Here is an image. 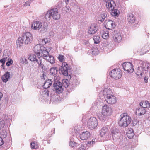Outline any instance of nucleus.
<instances>
[{
  "instance_id": "nucleus-7",
  "label": "nucleus",
  "mask_w": 150,
  "mask_h": 150,
  "mask_svg": "<svg viewBox=\"0 0 150 150\" xmlns=\"http://www.w3.org/2000/svg\"><path fill=\"white\" fill-rule=\"evenodd\" d=\"M108 126L103 127L101 130L100 132V136L105 138V140H108L111 138V134L109 132Z\"/></svg>"
},
{
  "instance_id": "nucleus-12",
  "label": "nucleus",
  "mask_w": 150,
  "mask_h": 150,
  "mask_svg": "<svg viewBox=\"0 0 150 150\" xmlns=\"http://www.w3.org/2000/svg\"><path fill=\"white\" fill-rule=\"evenodd\" d=\"M69 66L68 64L65 62L62 63L61 66L59 68V72L65 76L68 75Z\"/></svg>"
},
{
  "instance_id": "nucleus-5",
  "label": "nucleus",
  "mask_w": 150,
  "mask_h": 150,
  "mask_svg": "<svg viewBox=\"0 0 150 150\" xmlns=\"http://www.w3.org/2000/svg\"><path fill=\"white\" fill-rule=\"evenodd\" d=\"M60 77L58 76H54V87L57 93H60L63 90L62 83L59 81Z\"/></svg>"
},
{
  "instance_id": "nucleus-13",
  "label": "nucleus",
  "mask_w": 150,
  "mask_h": 150,
  "mask_svg": "<svg viewBox=\"0 0 150 150\" xmlns=\"http://www.w3.org/2000/svg\"><path fill=\"white\" fill-rule=\"evenodd\" d=\"M122 67L124 70L126 71L128 73H132L134 71V68L132 64L129 62L124 63Z\"/></svg>"
},
{
  "instance_id": "nucleus-3",
  "label": "nucleus",
  "mask_w": 150,
  "mask_h": 150,
  "mask_svg": "<svg viewBox=\"0 0 150 150\" xmlns=\"http://www.w3.org/2000/svg\"><path fill=\"white\" fill-rule=\"evenodd\" d=\"M61 17L60 13L58 9L53 8L49 10L45 14V18L47 21H50L51 18L55 20H58Z\"/></svg>"
},
{
  "instance_id": "nucleus-52",
  "label": "nucleus",
  "mask_w": 150,
  "mask_h": 150,
  "mask_svg": "<svg viewBox=\"0 0 150 150\" xmlns=\"http://www.w3.org/2000/svg\"><path fill=\"white\" fill-rule=\"evenodd\" d=\"M86 148L83 145H81V146L79 147L78 150H85Z\"/></svg>"
},
{
  "instance_id": "nucleus-49",
  "label": "nucleus",
  "mask_w": 150,
  "mask_h": 150,
  "mask_svg": "<svg viewBox=\"0 0 150 150\" xmlns=\"http://www.w3.org/2000/svg\"><path fill=\"white\" fill-rule=\"evenodd\" d=\"M1 134L4 138L6 137L7 136V132L5 130H2L1 132Z\"/></svg>"
},
{
  "instance_id": "nucleus-34",
  "label": "nucleus",
  "mask_w": 150,
  "mask_h": 150,
  "mask_svg": "<svg viewBox=\"0 0 150 150\" xmlns=\"http://www.w3.org/2000/svg\"><path fill=\"white\" fill-rule=\"evenodd\" d=\"M19 62L23 64H28L26 58L24 56H23L21 57Z\"/></svg>"
},
{
  "instance_id": "nucleus-33",
  "label": "nucleus",
  "mask_w": 150,
  "mask_h": 150,
  "mask_svg": "<svg viewBox=\"0 0 150 150\" xmlns=\"http://www.w3.org/2000/svg\"><path fill=\"white\" fill-rule=\"evenodd\" d=\"M69 144L70 146L72 147H75L77 145V143L74 142V139L72 137L70 138Z\"/></svg>"
},
{
  "instance_id": "nucleus-44",
  "label": "nucleus",
  "mask_w": 150,
  "mask_h": 150,
  "mask_svg": "<svg viewBox=\"0 0 150 150\" xmlns=\"http://www.w3.org/2000/svg\"><path fill=\"white\" fill-rule=\"evenodd\" d=\"M7 62L6 63V65L7 66H9L11 65L13 63V61L10 58H7Z\"/></svg>"
},
{
  "instance_id": "nucleus-1",
  "label": "nucleus",
  "mask_w": 150,
  "mask_h": 150,
  "mask_svg": "<svg viewBox=\"0 0 150 150\" xmlns=\"http://www.w3.org/2000/svg\"><path fill=\"white\" fill-rule=\"evenodd\" d=\"M48 47H47L46 48L40 45H37L35 46L33 50L35 54L42 57L44 59L47 60L51 64H53L55 63V60L54 57L50 55L49 53L47 51Z\"/></svg>"
},
{
  "instance_id": "nucleus-14",
  "label": "nucleus",
  "mask_w": 150,
  "mask_h": 150,
  "mask_svg": "<svg viewBox=\"0 0 150 150\" xmlns=\"http://www.w3.org/2000/svg\"><path fill=\"white\" fill-rule=\"evenodd\" d=\"M104 25L106 29L109 30L110 32L115 26V23L112 20H107L105 21Z\"/></svg>"
},
{
  "instance_id": "nucleus-30",
  "label": "nucleus",
  "mask_w": 150,
  "mask_h": 150,
  "mask_svg": "<svg viewBox=\"0 0 150 150\" xmlns=\"http://www.w3.org/2000/svg\"><path fill=\"white\" fill-rule=\"evenodd\" d=\"M90 52L93 55H96L98 54L99 51L98 49L95 47L91 49Z\"/></svg>"
},
{
  "instance_id": "nucleus-28",
  "label": "nucleus",
  "mask_w": 150,
  "mask_h": 150,
  "mask_svg": "<svg viewBox=\"0 0 150 150\" xmlns=\"http://www.w3.org/2000/svg\"><path fill=\"white\" fill-rule=\"evenodd\" d=\"M114 7L111 10H109L110 11L111 15L115 17L117 16L118 15L119 11L117 9L114 8Z\"/></svg>"
},
{
  "instance_id": "nucleus-42",
  "label": "nucleus",
  "mask_w": 150,
  "mask_h": 150,
  "mask_svg": "<svg viewBox=\"0 0 150 150\" xmlns=\"http://www.w3.org/2000/svg\"><path fill=\"white\" fill-rule=\"evenodd\" d=\"M63 10L65 11L66 13H69L71 11V8L68 6H65L63 8Z\"/></svg>"
},
{
  "instance_id": "nucleus-24",
  "label": "nucleus",
  "mask_w": 150,
  "mask_h": 150,
  "mask_svg": "<svg viewBox=\"0 0 150 150\" xmlns=\"http://www.w3.org/2000/svg\"><path fill=\"white\" fill-rule=\"evenodd\" d=\"M105 3H106V7L108 10H111L114 7V6L115 5V4L113 0L108 1V2Z\"/></svg>"
},
{
  "instance_id": "nucleus-16",
  "label": "nucleus",
  "mask_w": 150,
  "mask_h": 150,
  "mask_svg": "<svg viewBox=\"0 0 150 150\" xmlns=\"http://www.w3.org/2000/svg\"><path fill=\"white\" fill-rule=\"evenodd\" d=\"M111 36L113 40L116 42H120L122 39L121 36L119 32L117 31H114L112 33Z\"/></svg>"
},
{
  "instance_id": "nucleus-47",
  "label": "nucleus",
  "mask_w": 150,
  "mask_h": 150,
  "mask_svg": "<svg viewBox=\"0 0 150 150\" xmlns=\"http://www.w3.org/2000/svg\"><path fill=\"white\" fill-rule=\"evenodd\" d=\"M127 135L128 138L131 139L133 138L134 135V132H132L131 133H127Z\"/></svg>"
},
{
  "instance_id": "nucleus-61",
  "label": "nucleus",
  "mask_w": 150,
  "mask_h": 150,
  "mask_svg": "<svg viewBox=\"0 0 150 150\" xmlns=\"http://www.w3.org/2000/svg\"><path fill=\"white\" fill-rule=\"evenodd\" d=\"M69 0H65V1L66 4H68L69 3Z\"/></svg>"
},
{
  "instance_id": "nucleus-50",
  "label": "nucleus",
  "mask_w": 150,
  "mask_h": 150,
  "mask_svg": "<svg viewBox=\"0 0 150 150\" xmlns=\"http://www.w3.org/2000/svg\"><path fill=\"white\" fill-rule=\"evenodd\" d=\"M80 130L81 129L80 128H78L77 127L76 128H75L74 130V132L76 134L78 133Z\"/></svg>"
},
{
  "instance_id": "nucleus-54",
  "label": "nucleus",
  "mask_w": 150,
  "mask_h": 150,
  "mask_svg": "<svg viewBox=\"0 0 150 150\" xmlns=\"http://www.w3.org/2000/svg\"><path fill=\"white\" fill-rule=\"evenodd\" d=\"M4 144V142L2 138L0 137V146H1Z\"/></svg>"
},
{
  "instance_id": "nucleus-45",
  "label": "nucleus",
  "mask_w": 150,
  "mask_h": 150,
  "mask_svg": "<svg viewBox=\"0 0 150 150\" xmlns=\"http://www.w3.org/2000/svg\"><path fill=\"white\" fill-rule=\"evenodd\" d=\"M98 118L101 120L103 121L105 120V117H107L106 116H105V115H103L102 114H99L98 115Z\"/></svg>"
},
{
  "instance_id": "nucleus-39",
  "label": "nucleus",
  "mask_w": 150,
  "mask_h": 150,
  "mask_svg": "<svg viewBox=\"0 0 150 150\" xmlns=\"http://www.w3.org/2000/svg\"><path fill=\"white\" fill-rule=\"evenodd\" d=\"M62 86H64L65 88L68 87L69 85V82L68 80L64 79L62 81Z\"/></svg>"
},
{
  "instance_id": "nucleus-6",
  "label": "nucleus",
  "mask_w": 150,
  "mask_h": 150,
  "mask_svg": "<svg viewBox=\"0 0 150 150\" xmlns=\"http://www.w3.org/2000/svg\"><path fill=\"white\" fill-rule=\"evenodd\" d=\"M98 123L97 119L95 117H92L88 120L87 127L90 129H93L97 127Z\"/></svg>"
},
{
  "instance_id": "nucleus-35",
  "label": "nucleus",
  "mask_w": 150,
  "mask_h": 150,
  "mask_svg": "<svg viewBox=\"0 0 150 150\" xmlns=\"http://www.w3.org/2000/svg\"><path fill=\"white\" fill-rule=\"evenodd\" d=\"M57 72V70L56 67L51 68L50 69V72L51 75L54 76Z\"/></svg>"
},
{
  "instance_id": "nucleus-27",
  "label": "nucleus",
  "mask_w": 150,
  "mask_h": 150,
  "mask_svg": "<svg viewBox=\"0 0 150 150\" xmlns=\"http://www.w3.org/2000/svg\"><path fill=\"white\" fill-rule=\"evenodd\" d=\"M140 105L144 108H149L150 107V103L147 101H143L140 103Z\"/></svg>"
},
{
  "instance_id": "nucleus-4",
  "label": "nucleus",
  "mask_w": 150,
  "mask_h": 150,
  "mask_svg": "<svg viewBox=\"0 0 150 150\" xmlns=\"http://www.w3.org/2000/svg\"><path fill=\"white\" fill-rule=\"evenodd\" d=\"M121 118L119 124L121 127H127L131 123L132 118L126 113L122 114L120 115Z\"/></svg>"
},
{
  "instance_id": "nucleus-21",
  "label": "nucleus",
  "mask_w": 150,
  "mask_h": 150,
  "mask_svg": "<svg viewBox=\"0 0 150 150\" xmlns=\"http://www.w3.org/2000/svg\"><path fill=\"white\" fill-rule=\"evenodd\" d=\"M79 136L80 139L82 140H86L90 137V134L88 131L83 132Z\"/></svg>"
},
{
  "instance_id": "nucleus-41",
  "label": "nucleus",
  "mask_w": 150,
  "mask_h": 150,
  "mask_svg": "<svg viewBox=\"0 0 150 150\" xmlns=\"http://www.w3.org/2000/svg\"><path fill=\"white\" fill-rule=\"evenodd\" d=\"M95 140V139H92V141L88 142L87 146H91L95 144L96 142Z\"/></svg>"
},
{
  "instance_id": "nucleus-11",
  "label": "nucleus",
  "mask_w": 150,
  "mask_h": 150,
  "mask_svg": "<svg viewBox=\"0 0 150 150\" xmlns=\"http://www.w3.org/2000/svg\"><path fill=\"white\" fill-rule=\"evenodd\" d=\"M110 75L112 78L118 79L121 77V72L119 69H114L111 71Z\"/></svg>"
},
{
  "instance_id": "nucleus-17",
  "label": "nucleus",
  "mask_w": 150,
  "mask_h": 150,
  "mask_svg": "<svg viewBox=\"0 0 150 150\" xmlns=\"http://www.w3.org/2000/svg\"><path fill=\"white\" fill-rule=\"evenodd\" d=\"M105 99L106 101L109 104H115L117 101L116 98L113 94L108 97L107 96Z\"/></svg>"
},
{
  "instance_id": "nucleus-18",
  "label": "nucleus",
  "mask_w": 150,
  "mask_h": 150,
  "mask_svg": "<svg viewBox=\"0 0 150 150\" xmlns=\"http://www.w3.org/2000/svg\"><path fill=\"white\" fill-rule=\"evenodd\" d=\"M42 58L39 57L34 62V65L37 67H39L42 69L45 68V67L43 64Z\"/></svg>"
},
{
  "instance_id": "nucleus-37",
  "label": "nucleus",
  "mask_w": 150,
  "mask_h": 150,
  "mask_svg": "<svg viewBox=\"0 0 150 150\" xmlns=\"http://www.w3.org/2000/svg\"><path fill=\"white\" fill-rule=\"evenodd\" d=\"M107 17V13H104L102 14L100 17L98 18V20L101 22L103 21Z\"/></svg>"
},
{
  "instance_id": "nucleus-29",
  "label": "nucleus",
  "mask_w": 150,
  "mask_h": 150,
  "mask_svg": "<svg viewBox=\"0 0 150 150\" xmlns=\"http://www.w3.org/2000/svg\"><path fill=\"white\" fill-rule=\"evenodd\" d=\"M110 32L109 30H104L103 32L102 36L104 39H107L109 37V33Z\"/></svg>"
},
{
  "instance_id": "nucleus-15",
  "label": "nucleus",
  "mask_w": 150,
  "mask_h": 150,
  "mask_svg": "<svg viewBox=\"0 0 150 150\" xmlns=\"http://www.w3.org/2000/svg\"><path fill=\"white\" fill-rule=\"evenodd\" d=\"M42 26V23L38 21H34L31 24V28L34 30H39Z\"/></svg>"
},
{
  "instance_id": "nucleus-32",
  "label": "nucleus",
  "mask_w": 150,
  "mask_h": 150,
  "mask_svg": "<svg viewBox=\"0 0 150 150\" xmlns=\"http://www.w3.org/2000/svg\"><path fill=\"white\" fill-rule=\"evenodd\" d=\"M119 132V130L118 129L116 128H112L111 130V136L113 137L115 135L118 134Z\"/></svg>"
},
{
  "instance_id": "nucleus-58",
  "label": "nucleus",
  "mask_w": 150,
  "mask_h": 150,
  "mask_svg": "<svg viewBox=\"0 0 150 150\" xmlns=\"http://www.w3.org/2000/svg\"><path fill=\"white\" fill-rule=\"evenodd\" d=\"M44 39L45 40V41L46 42V43H47L48 42V41H49L48 38H45Z\"/></svg>"
},
{
  "instance_id": "nucleus-10",
  "label": "nucleus",
  "mask_w": 150,
  "mask_h": 150,
  "mask_svg": "<svg viewBox=\"0 0 150 150\" xmlns=\"http://www.w3.org/2000/svg\"><path fill=\"white\" fill-rule=\"evenodd\" d=\"M113 112L111 108L107 105H105L102 108L101 114L105 116L111 115Z\"/></svg>"
},
{
  "instance_id": "nucleus-48",
  "label": "nucleus",
  "mask_w": 150,
  "mask_h": 150,
  "mask_svg": "<svg viewBox=\"0 0 150 150\" xmlns=\"http://www.w3.org/2000/svg\"><path fill=\"white\" fill-rule=\"evenodd\" d=\"M7 57H4L0 60V63L4 64L5 62L7 61Z\"/></svg>"
},
{
  "instance_id": "nucleus-36",
  "label": "nucleus",
  "mask_w": 150,
  "mask_h": 150,
  "mask_svg": "<svg viewBox=\"0 0 150 150\" xmlns=\"http://www.w3.org/2000/svg\"><path fill=\"white\" fill-rule=\"evenodd\" d=\"M30 146L32 149H37L39 147L38 143L35 141L32 142Z\"/></svg>"
},
{
  "instance_id": "nucleus-40",
  "label": "nucleus",
  "mask_w": 150,
  "mask_h": 150,
  "mask_svg": "<svg viewBox=\"0 0 150 150\" xmlns=\"http://www.w3.org/2000/svg\"><path fill=\"white\" fill-rule=\"evenodd\" d=\"M49 97L50 98L49 100L48 101H43V102H50V101L51 102H54L56 100V96L55 95H53V96H51V97H50L49 96Z\"/></svg>"
},
{
  "instance_id": "nucleus-51",
  "label": "nucleus",
  "mask_w": 150,
  "mask_h": 150,
  "mask_svg": "<svg viewBox=\"0 0 150 150\" xmlns=\"http://www.w3.org/2000/svg\"><path fill=\"white\" fill-rule=\"evenodd\" d=\"M141 51L142 52L143 54L146 53L148 52V51L147 50H146L145 49V47L142 48L141 50Z\"/></svg>"
},
{
  "instance_id": "nucleus-57",
  "label": "nucleus",
  "mask_w": 150,
  "mask_h": 150,
  "mask_svg": "<svg viewBox=\"0 0 150 150\" xmlns=\"http://www.w3.org/2000/svg\"><path fill=\"white\" fill-rule=\"evenodd\" d=\"M148 77L146 76H145L144 77V80L145 82L146 83H147L148 82Z\"/></svg>"
},
{
  "instance_id": "nucleus-20",
  "label": "nucleus",
  "mask_w": 150,
  "mask_h": 150,
  "mask_svg": "<svg viewBox=\"0 0 150 150\" xmlns=\"http://www.w3.org/2000/svg\"><path fill=\"white\" fill-rule=\"evenodd\" d=\"M146 112L145 108L140 106L137 109L136 113L137 115L141 116L145 114Z\"/></svg>"
},
{
  "instance_id": "nucleus-31",
  "label": "nucleus",
  "mask_w": 150,
  "mask_h": 150,
  "mask_svg": "<svg viewBox=\"0 0 150 150\" xmlns=\"http://www.w3.org/2000/svg\"><path fill=\"white\" fill-rule=\"evenodd\" d=\"M16 45L18 47H20L23 45V41L21 37H19L16 41Z\"/></svg>"
},
{
  "instance_id": "nucleus-25",
  "label": "nucleus",
  "mask_w": 150,
  "mask_h": 150,
  "mask_svg": "<svg viewBox=\"0 0 150 150\" xmlns=\"http://www.w3.org/2000/svg\"><path fill=\"white\" fill-rule=\"evenodd\" d=\"M10 77V73L7 72L2 76L1 79L3 82L6 83L9 79Z\"/></svg>"
},
{
  "instance_id": "nucleus-38",
  "label": "nucleus",
  "mask_w": 150,
  "mask_h": 150,
  "mask_svg": "<svg viewBox=\"0 0 150 150\" xmlns=\"http://www.w3.org/2000/svg\"><path fill=\"white\" fill-rule=\"evenodd\" d=\"M94 43L96 44L98 43L100 41V38L98 35L94 36L93 38Z\"/></svg>"
},
{
  "instance_id": "nucleus-56",
  "label": "nucleus",
  "mask_w": 150,
  "mask_h": 150,
  "mask_svg": "<svg viewBox=\"0 0 150 150\" xmlns=\"http://www.w3.org/2000/svg\"><path fill=\"white\" fill-rule=\"evenodd\" d=\"M42 44L43 45H45V44H46V42L45 41L44 39H42Z\"/></svg>"
},
{
  "instance_id": "nucleus-53",
  "label": "nucleus",
  "mask_w": 150,
  "mask_h": 150,
  "mask_svg": "<svg viewBox=\"0 0 150 150\" xmlns=\"http://www.w3.org/2000/svg\"><path fill=\"white\" fill-rule=\"evenodd\" d=\"M30 3L31 2L30 1H28L25 2V3L24 4V6H29L30 5Z\"/></svg>"
},
{
  "instance_id": "nucleus-19",
  "label": "nucleus",
  "mask_w": 150,
  "mask_h": 150,
  "mask_svg": "<svg viewBox=\"0 0 150 150\" xmlns=\"http://www.w3.org/2000/svg\"><path fill=\"white\" fill-rule=\"evenodd\" d=\"M127 20L128 23L130 25L134 24L135 21L134 16L132 13H128L127 16Z\"/></svg>"
},
{
  "instance_id": "nucleus-43",
  "label": "nucleus",
  "mask_w": 150,
  "mask_h": 150,
  "mask_svg": "<svg viewBox=\"0 0 150 150\" xmlns=\"http://www.w3.org/2000/svg\"><path fill=\"white\" fill-rule=\"evenodd\" d=\"M59 60L61 62H63L65 61V57L64 55H60L58 57Z\"/></svg>"
},
{
  "instance_id": "nucleus-2",
  "label": "nucleus",
  "mask_w": 150,
  "mask_h": 150,
  "mask_svg": "<svg viewBox=\"0 0 150 150\" xmlns=\"http://www.w3.org/2000/svg\"><path fill=\"white\" fill-rule=\"evenodd\" d=\"M52 81L51 79H47L43 85L44 89H41L40 91V99L41 101H47L49 100V91L47 88H49L52 85Z\"/></svg>"
},
{
  "instance_id": "nucleus-8",
  "label": "nucleus",
  "mask_w": 150,
  "mask_h": 150,
  "mask_svg": "<svg viewBox=\"0 0 150 150\" xmlns=\"http://www.w3.org/2000/svg\"><path fill=\"white\" fill-rule=\"evenodd\" d=\"M149 68L148 66H147V68H146L144 67V65L142 66L139 67L135 69V74L139 77H141L143 75H144V76H145V74Z\"/></svg>"
},
{
  "instance_id": "nucleus-55",
  "label": "nucleus",
  "mask_w": 150,
  "mask_h": 150,
  "mask_svg": "<svg viewBox=\"0 0 150 150\" xmlns=\"http://www.w3.org/2000/svg\"><path fill=\"white\" fill-rule=\"evenodd\" d=\"M132 132H134L132 130V129L131 128H129L127 133H131Z\"/></svg>"
},
{
  "instance_id": "nucleus-59",
  "label": "nucleus",
  "mask_w": 150,
  "mask_h": 150,
  "mask_svg": "<svg viewBox=\"0 0 150 150\" xmlns=\"http://www.w3.org/2000/svg\"><path fill=\"white\" fill-rule=\"evenodd\" d=\"M2 96H3L2 93H1L0 92V101H1V99L2 98Z\"/></svg>"
},
{
  "instance_id": "nucleus-9",
  "label": "nucleus",
  "mask_w": 150,
  "mask_h": 150,
  "mask_svg": "<svg viewBox=\"0 0 150 150\" xmlns=\"http://www.w3.org/2000/svg\"><path fill=\"white\" fill-rule=\"evenodd\" d=\"M21 37L23 41L26 44L30 43L32 40V35L29 32H26L23 33L22 37Z\"/></svg>"
},
{
  "instance_id": "nucleus-60",
  "label": "nucleus",
  "mask_w": 150,
  "mask_h": 150,
  "mask_svg": "<svg viewBox=\"0 0 150 150\" xmlns=\"http://www.w3.org/2000/svg\"><path fill=\"white\" fill-rule=\"evenodd\" d=\"M4 64H2V65L1 66V67L2 69H4Z\"/></svg>"
},
{
  "instance_id": "nucleus-26",
  "label": "nucleus",
  "mask_w": 150,
  "mask_h": 150,
  "mask_svg": "<svg viewBox=\"0 0 150 150\" xmlns=\"http://www.w3.org/2000/svg\"><path fill=\"white\" fill-rule=\"evenodd\" d=\"M38 57H39L37 56L35 54H31L28 55V57L29 60L33 62V63H34Z\"/></svg>"
},
{
  "instance_id": "nucleus-22",
  "label": "nucleus",
  "mask_w": 150,
  "mask_h": 150,
  "mask_svg": "<svg viewBox=\"0 0 150 150\" xmlns=\"http://www.w3.org/2000/svg\"><path fill=\"white\" fill-rule=\"evenodd\" d=\"M103 93L104 96L105 98L107 96L108 97L113 94V93L111 90L108 88L104 89Z\"/></svg>"
},
{
  "instance_id": "nucleus-23",
  "label": "nucleus",
  "mask_w": 150,
  "mask_h": 150,
  "mask_svg": "<svg viewBox=\"0 0 150 150\" xmlns=\"http://www.w3.org/2000/svg\"><path fill=\"white\" fill-rule=\"evenodd\" d=\"M97 30V27L96 24H91L88 30V32L90 34H93L96 33Z\"/></svg>"
},
{
  "instance_id": "nucleus-46",
  "label": "nucleus",
  "mask_w": 150,
  "mask_h": 150,
  "mask_svg": "<svg viewBox=\"0 0 150 150\" xmlns=\"http://www.w3.org/2000/svg\"><path fill=\"white\" fill-rule=\"evenodd\" d=\"M5 126V122L4 121L2 120H0V129L4 128Z\"/></svg>"
}]
</instances>
